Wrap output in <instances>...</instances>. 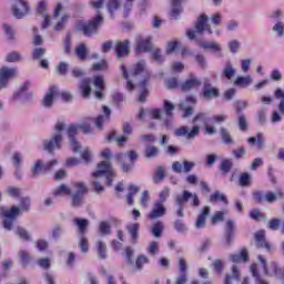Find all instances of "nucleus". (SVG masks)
Instances as JSON below:
<instances>
[{
	"label": "nucleus",
	"instance_id": "nucleus-1",
	"mask_svg": "<svg viewBox=\"0 0 284 284\" xmlns=\"http://www.w3.org/2000/svg\"><path fill=\"white\" fill-rule=\"evenodd\" d=\"M122 74L126 81V90L132 92L134 90V83H136V88L140 92L139 101L140 103L145 102L148 99V89H145V84L150 81V71L145 65L144 60H140L128 73V69L125 65H122Z\"/></svg>",
	"mask_w": 284,
	"mask_h": 284
},
{
	"label": "nucleus",
	"instance_id": "nucleus-2",
	"mask_svg": "<svg viewBox=\"0 0 284 284\" xmlns=\"http://www.w3.org/2000/svg\"><path fill=\"white\" fill-rule=\"evenodd\" d=\"M102 176H105L106 185H112V179L116 176L112 164L108 161H102L101 163H99L98 170L92 173V186L98 194H101V192H103V185H101V182H99V179H101Z\"/></svg>",
	"mask_w": 284,
	"mask_h": 284
},
{
	"label": "nucleus",
	"instance_id": "nucleus-3",
	"mask_svg": "<svg viewBox=\"0 0 284 284\" xmlns=\"http://www.w3.org/2000/svg\"><path fill=\"white\" fill-rule=\"evenodd\" d=\"M30 210V197H22L20 200V207L12 206L9 210L6 207H1V214L4 217L3 227L8 232L12 230V225L14 223V219L21 214V212H28Z\"/></svg>",
	"mask_w": 284,
	"mask_h": 284
},
{
	"label": "nucleus",
	"instance_id": "nucleus-4",
	"mask_svg": "<svg viewBox=\"0 0 284 284\" xmlns=\"http://www.w3.org/2000/svg\"><path fill=\"white\" fill-rule=\"evenodd\" d=\"M63 132H65V122L59 120L54 125V131L51 138L43 141V148L47 150V152L61 150V143H63Z\"/></svg>",
	"mask_w": 284,
	"mask_h": 284
},
{
	"label": "nucleus",
	"instance_id": "nucleus-5",
	"mask_svg": "<svg viewBox=\"0 0 284 284\" xmlns=\"http://www.w3.org/2000/svg\"><path fill=\"white\" fill-rule=\"evenodd\" d=\"M79 130H82V132H84V134H90V132H92V128L90 126V124H78V125H70L67 129V134L69 136V143H70V148L71 150L77 154L79 152H81V144L79 143V141H77V138H74Z\"/></svg>",
	"mask_w": 284,
	"mask_h": 284
},
{
	"label": "nucleus",
	"instance_id": "nucleus-6",
	"mask_svg": "<svg viewBox=\"0 0 284 284\" xmlns=\"http://www.w3.org/2000/svg\"><path fill=\"white\" fill-rule=\"evenodd\" d=\"M172 110H174V104L168 100H164V111L154 109L153 111L148 112L141 109L139 119L140 121H145V116H150V119H158L159 121H163V116H172Z\"/></svg>",
	"mask_w": 284,
	"mask_h": 284
},
{
	"label": "nucleus",
	"instance_id": "nucleus-7",
	"mask_svg": "<svg viewBox=\"0 0 284 284\" xmlns=\"http://www.w3.org/2000/svg\"><path fill=\"white\" fill-rule=\"evenodd\" d=\"M101 23H103V17L97 16L89 23L78 22L75 24V29L79 32H82L85 37H91V34L98 32L99 26H101Z\"/></svg>",
	"mask_w": 284,
	"mask_h": 284
},
{
	"label": "nucleus",
	"instance_id": "nucleus-8",
	"mask_svg": "<svg viewBox=\"0 0 284 284\" xmlns=\"http://www.w3.org/2000/svg\"><path fill=\"white\" fill-rule=\"evenodd\" d=\"M207 16L202 14L197 18L196 22H195V31L194 30H189L186 32V36L189 39L194 40L196 39V34H203V32H209V34H212V27H210V24L207 23Z\"/></svg>",
	"mask_w": 284,
	"mask_h": 284
},
{
	"label": "nucleus",
	"instance_id": "nucleus-9",
	"mask_svg": "<svg viewBox=\"0 0 284 284\" xmlns=\"http://www.w3.org/2000/svg\"><path fill=\"white\" fill-rule=\"evenodd\" d=\"M190 199H193V206L199 207L200 201L196 194H192L190 193V191H184L182 195H176L175 204L178 206V211H176L178 216L180 217L184 216L183 207L185 206V203L190 201Z\"/></svg>",
	"mask_w": 284,
	"mask_h": 284
},
{
	"label": "nucleus",
	"instance_id": "nucleus-10",
	"mask_svg": "<svg viewBox=\"0 0 284 284\" xmlns=\"http://www.w3.org/2000/svg\"><path fill=\"white\" fill-rule=\"evenodd\" d=\"M201 133V126L200 125H193L192 128L187 125H182L174 130L175 136H183L186 139V141H194L196 136Z\"/></svg>",
	"mask_w": 284,
	"mask_h": 284
},
{
	"label": "nucleus",
	"instance_id": "nucleus-11",
	"mask_svg": "<svg viewBox=\"0 0 284 284\" xmlns=\"http://www.w3.org/2000/svg\"><path fill=\"white\" fill-rule=\"evenodd\" d=\"M11 10L16 19H23L30 12V7L26 0H13Z\"/></svg>",
	"mask_w": 284,
	"mask_h": 284
},
{
	"label": "nucleus",
	"instance_id": "nucleus-12",
	"mask_svg": "<svg viewBox=\"0 0 284 284\" xmlns=\"http://www.w3.org/2000/svg\"><path fill=\"white\" fill-rule=\"evenodd\" d=\"M118 161L122 163L123 172H130L134 165V161L139 159V155L134 151H130L129 154L120 153L116 155Z\"/></svg>",
	"mask_w": 284,
	"mask_h": 284
},
{
	"label": "nucleus",
	"instance_id": "nucleus-13",
	"mask_svg": "<svg viewBox=\"0 0 284 284\" xmlns=\"http://www.w3.org/2000/svg\"><path fill=\"white\" fill-rule=\"evenodd\" d=\"M258 261L262 263L266 276H276V278H283V274L281 273V268H278V264L275 262L267 264L265 258H263L261 255H258Z\"/></svg>",
	"mask_w": 284,
	"mask_h": 284
},
{
	"label": "nucleus",
	"instance_id": "nucleus-14",
	"mask_svg": "<svg viewBox=\"0 0 284 284\" xmlns=\"http://www.w3.org/2000/svg\"><path fill=\"white\" fill-rule=\"evenodd\" d=\"M135 44L138 52H151L152 51V37H143L136 36L135 37Z\"/></svg>",
	"mask_w": 284,
	"mask_h": 284
},
{
	"label": "nucleus",
	"instance_id": "nucleus-15",
	"mask_svg": "<svg viewBox=\"0 0 284 284\" xmlns=\"http://www.w3.org/2000/svg\"><path fill=\"white\" fill-rule=\"evenodd\" d=\"M30 81L22 83L17 90V92L13 93L12 100L19 101V99H23L24 101H30L33 97L32 92H28V90H30ZM26 92L28 93L26 94Z\"/></svg>",
	"mask_w": 284,
	"mask_h": 284
},
{
	"label": "nucleus",
	"instance_id": "nucleus-16",
	"mask_svg": "<svg viewBox=\"0 0 284 284\" xmlns=\"http://www.w3.org/2000/svg\"><path fill=\"white\" fill-rule=\"evenodd\" d=\"M165 214H168V209H165V204H163L162 202H155L151 212L148 215V219H150L151 221H156V219H163Z\"/></svg>",
	"mask_w": 284,
	"mask_h": 284
},
{
	"label": "nucleus",
	"instance_id": "nucleus-17",
	"mask_svg": "<svg viewBox=\"0 0 284 284\" xmlns=\"http://www.w3.org/2000/svg\"><path fill=\"white\" fill-rule=\"evenodd\" d=\"M115 57L118 59H123L130 54V40H123L116 42L114 47Z\"/></svg>",
	"mask_w": 284,
	"mask_h": 284
},
{
	"label": "nucleus",
	"instance_id": "nucleus-18",
	"mask_svg": "<svg viewBox=\"0 0 284 284\" xmlns=\"http://www.w3.org/2000/svg\"><path fill=\"white\" fill-rule=\"evenodd\" d=\"M17 77V68H10V67H1L0 68V81H2L4 84L10 83V79H14Z\"/></svg>",
	"mask_w": 284,
	"mask_h": 284
},
{
	"label": "nucleus",
	"instance_id": "nucleus-19",
	"mask_svg": "<svg viewBox=\"0 0 284 284\" xmlns=\"http://www.w3.org/2000/svg\"><path fill=\"white\" fill-rule=\"evenodd\" d=\"M192 105H196V98L189 95L186 97L185 101L180 103V110L184 111V119L187 116H192L193 109Z\"/></svg>",
	"mask_w": 284,
	"mask_h": 284
},
{
	"label": "nucleus",
	"instance_id": "nucleus-20",
	"mask_svg": "<svg viewBox=\"0 0 284 284\" xmlns=\"http://www.w3.org/2000/svg\"><path fill=\"white\" fill-rule=\"evenodd\" d=\"M203 97L204 99H217L220 95L219 89L212 87V82L210 80L205 79L203 82Z\"/></svg>",
	"mask_w": 284,
	"mask_h": 284
},
{
	"label": "nucleus",
	"instance_id": "nucleus-21",
	"mask_svg": "<svg viewBox=\"0 0 284 284\" xmlns=\"http://www.w3.org/2000/svg\"><path fill=\"white\" fill-rule=\"evenodd\" d=\"M193 123H203L206 133H209L210 135L216 134V129L207 124V113H197L193 118Z\"/></svg>",
	"mask_w": 284,
	"mask_h": 284
},
{
	"label": "nucleus",
	"instance_id": "nucleus-22",
	"mask_svg": "<svg viewBox=\"0 0 284 284\" xmlns=\"http://www.w3.org/2000/svg\"><path fill=\"white\" fill-rule=\"evenodd\" d=\"M59 93V89L57 87H50L47 94L42 100V105L44 108H52L54 103V97Z\"/></svg>",
	"mask_w": 284,
	"mask_h": 284
},
{
	"label": "nucleus",
	"instance_id": "nucleus-23",
	"mask_svg": "<svg viewBox=\"0 0 284 284\" xmlns=\"http://www.w3.org/2000/svg\"><path fill=\"white\" fill-rule=\"evenodd\" d=\"M254 83V79H252V75H237L236 79L233 81V85L236 88H250Z\"/></svg>",
	"mask_w": 284,
	"mask_h": 284
},
{
	"label": "nucleus",
	"instance_id": "nucleus-24",
	"mask_svg": "<svg viewBox=\"0 0 284 284\" xmlns=\"http://www.w3.org/2000/svg\"><path fill=\"white\" fill-rule=\"evenodd\" d=\"M207 216H210V206H204L195 221L196 230H203V227H205V221H207Z\"/></svg>",
	"mask_w": 284,
	"mask_h": 284
},
{
	"label": "nucleus",
	"instance_id": "nucleus-25",
	"mask_svg": "<svg viewBox=\"0 0 284 284\" xmlns=\"http://www.w3.org/2000/svg\"><path fill=\"white\" fill-rule=\"evenodd\" d=\"M73 223L78 227L79 236L85 235V233L88 232V225H90V221L87 219L75 217L73 219Z\"/></svg>",
	"mask_w": 284,
	"mask_h": 284
},
{
	"label": "nucleus",
	"instance_id": "nucleus-26",
	"mask_svg": "<svg viewBox=\"0 0 284 284\" xmlns=\"http://www.w3.org/2000/svg\"><path fill=\"white\" fill-rule=\"evenodd\" d=\"M222 77H224V79L227 81H232L236 77V69L230 61L225 63L222 70Z\"/></svg>",
	"mask_w": 284,
	"mask_h": 284
},
{
	"label": "nucleus",
	"instance_id": "nucleus-27",
	"mask_svg": "<svg viewBox=\"0 0 284 284\" xmlns=\"http://www.w3.org/2000/svg\"><path fill=\"white\" fill-rule=\"evenodd\" d=\"M102 110L105 115H99L95 119V126L98 128V130H103V123H108V121H110V114H111L110 108L104 105L102 106Z\"/></svg>",
	"mask_w": 284,
	"mask_h": 284
},
{
	"label": "nucleus",
	"instance_id": "nucleus-28",
	"mask_svg": "<svg viewBox=\"0 0 284 284\" xmlns=\"http://www.w3.org/2000/svg\"><path fill=\"white\" fill-rule=\"evenodd\" d=\"M201 85V80L199 78L192 77L187 79L184 83H182V92H190V90H194V88H199Z\"/></svg>",
	"mask_w": 284,
	"mask_h": 284
},
{
	"label": "nucleus",
	"instance_id": "nucleus-29",
	"mask_svg": "<svg viewBox=\"0 0 284 284\" xmlns=\"http://www.w3.org/2000/svg\"><path fill=\"white\" fill-rule=\"evenodd\" d=\"M141 225L139 223H132L126 225V230L131 236V243L136 245V241H139V230Z\"/></svg>",
	"mask_w": 284,
	"mask_h": 284
},
{
	"label": "nucleus",
	"instance_id": "nucleus-30",
	"mask_svg": "<svg viewBox=\"0 0 284 284\" xmlns=\"http://www.w3.org/2000/svg\"><path fill=\"white\" fill-rule=\"evenodd\" d=\"M255 245L256 247H265V250H271L270 243L265 241V231H258L255 233Z\"/></svg>",
	"mask_w": 284,
	"mask_h": 284
},
{
	"label": "nucleus",
	"instance_id": "nucleus-31",
	"mask_svg": "<svg viewBox=\"0 0 284 284\" xmlns=\"http://www.w3.org/2000/svg\"><path fill=\"white\" fill-rule=\"evenodd\" d=\"M247 143L248 145H256L257 150H262L265 145V136L263 133H257L256 136L248 138Z\"/></svg>",
	"mask_w": 284,
	"mask_h": 284
},
{
	"label": "nucleus",
	"instance_id": "nucleus-32",
	"mask_svg": "<svg viewBox=\"0 0 284 284\" xmlns=\"http://www.w3.org/2000/svg\"><path fill=\"white\" fill-rule=\"evenodd\" d=\"M186 0H172V9H171V17L172 19H179V16L183 12V7L181 3H184Z\"/></svg>",
	"mask_w": 284,
	"mask_h": 284
},
{
	"label": "nucleus",
	"instance_id": "nucleus-33",
	"mask_svg": "<svg viewBox=\"0 0 284 284\" xmlns=\"http://www.w3.org/2000/svg\"><path fill=\"white\" fill-rule=\"evenodd\" d=\"M200 48H203V50H212L213 52H216L219 57H223V53H221V44L216 42H200Z\"/></svg>",
	"mask_w": 284,
	"mask_h": 284
},
{
	"label": "nucleus",
	"instance_id": "nucleus-34",
	"mask_svg": "<svg viewBox=\"0 0 284 284\" xmlns=\"http://www.w3.org/2000/svg\"><path fill=\"white\" fill-rule=\"evenodd\" d=\"M236 230V224L233 220H227L225 224V236L226 242L230 245V241H232V236H234V231Z\"/></svg>",
	"mask_w": 284,
	"mask_h": 284
},
{
	"label": "nucleus",
	"instance_id": "nucleus-35",
	"mask_svg": "<svg viewBox=\"0 0 284 284\" xmlns=\"http://www.w3.org/2000/svg\"><path fill=\"white\" fill-rule=\"evenodd\" d=\"M78 247L82 254H88L90 252V241L85 235H79Z\"/></svg>",
	"mask_w": 284,
	"mask_h": 284
},
{
	"label": "nucleus",
	"instance_id": "nucleus-36",
	"mask_svg": "<svg viewBox=\"0 0 284 284\" xmlns=\"http://www.w3.org/2000/svg\"><path fill=\"white\" fill-rule=\"evenodd\" d=\"M232 263H246L247 250L243 248L240 253H235L230 256Z\"/></svg>",
	"mask_w": 284,
	"mask_h": 284
},
{
	"label": "nucleus",
	"instance_id": "nucleus-37",
	"mask_svg": "<svg viewBox=\"0 0 284 284\" xmlns=\"http://www.w3.org/2000/svg\"><path fill=\"white\" fill-rule=\"evenodd\" d=\"M241 278V270H239L237 265H233L232 267V274L226 275L224 283L225 284H232V281H239Z\"/></svg>",
	"mask_w": 284,
	"mask_h": 284
},
{
	"label": "nucleus",
	"instance_id": "nucleus-38",
	"mask_svg": "<svg viewBox=\"0 0 284 284\" xmlns=\"http://www.w3.org/2000/svg\"><path fill=\"white\" fill-rule=\"evenodd\" d=\"M95 245H97V252H98L99 258H102V260L108 258V245H105V243L101 240L98 241Z\"/></svg>",
	"mask_w": 284,
	"mask_h": 284
},
{
	"label": "nucleus",
	"instance_id": "nucleus-39",
	"mask_svg": "<svg viewBox=\"0 0 284 284\" xmlns=\"http://www.w3.org/2000/svg\"><path fill=\"white\" fill-rule=\"evenodd\" d=\"M14 233L17 236H19L21 241H32L30 232H28V230H26L24 227L17 226Z\"/></svg>",
	"mask_w": 284,
	"mask_h": 284
},
{
	"label": "nucleus",
	"instance_id": "nucleus-40",
	"mask_svg": "<svg viewBox=\"0 0 284 284\" xmlns=\"http://www.w3.org/2000/svg\"><path fill=\"white\" fill-rule=\"evenodd\" d=\"M41 172H45V166L43 164V161L38 160L31 166V174H32V176H39V174H41Z\"/></svg>",
	"mask_w": 284,
	"mask_h": 284
},
{
	"label": "nucleus",
	"instance_id": "nucleus-41",
	"mask_svg": "<svg viewBox=\"0 0 284 284\" xmlns=\"http://www.w3.org/2000/svg\"><path fill=\"white\" fill-rule=\"evenodd\" d=\"M283 190H277L275 193L267 192L265 194V201H267V203H274L275 201H278V199H283Z\"/></svg>",
	"mask_w": 284,
	"mask_h": 284
},
{
	"label": "nucleus",
	"instance_id": "nucleus-42",
	"mask_svg": "<svg viewBox=\"0 0 284 284\" xmlns=\"http://www.w3.org/2000/svg\"><path fill=\"white\" fill-rule=\"evenodd\" d=\"M80 90L85 99L90 97V92H92V88L90 87V79L82 80L80 84Z\"/></svg>",
	"mask_w": 284,
	"mask_h": 284
},
{
	"label": "nucleus",
	"instance_id": "nucleus-43",
	"mask_svg": "<svg viewBox=\"0 0 284 284\" xmlns=\"http://www.w3.org/2000/svg\"><path fill=\"white\" fill-rule=\"evenodd\" d=\"M70 187L65 184H61L60 186L55 187L53 190L54 196H68V194H71Z\"/></svg>",
	"mask_w": 284,
	"mask_h": 284
},
{
	"label": "nucleus",
	"instance_id": "nucleus-44",
	"mask_svg": "<svg viewBox=\"0 0 284 284\" xmlns=\"http://www.w3.org/2000/svg\"><path fill=\"white\" fill-rule=\"evenodd\" d=\"M75 54L80 61H85L88 59V48L85 44H80L75 48Z\"/></svg>",
	"mask_w": 284,
	"mask_h": 284
},
{
	"label": "nucleus",
	"instance_id": "nucleus-45",
	"mask_svg": "<svg viewBox=\"0 0 284 284\" xmlns=\"http://www.w3.org/2000/svg\"><path fill=\"white\" fill-rule=\"evenodd\" d=\"M163 179H165V169L163 166H158L153 174V182L161 183V181H163Z\"/></svg>",
	"mask_w": 284,
	"mask_h": 284
},
{
	"label": "nucleus",
	"instance_id": "nucleus-46",
	"mask_svg": "<svg viewBox=\"0 0 284 284\" xmlns=\"http://www.w3.org/2000/svg\"><path fill=\"white\" fill-rule=\"evenodd\" d=\"M108 141H115V143H118V145H123V143H125L128 141V138L125 135H116V132H112L106 136Z\"/></svg>",
	"mask_w": 284,
	"mask_h": 284
},
{
	"label": "nucleus",
	"instance_id": "nucleus-47",
	"mask_svg": "<svg viewBox=\"0 0 284 284\" xmlns=\"http://www.w3.org/2000/svg\"><path fill=\"white\" fill-rule=\"evenodd\" d=\"M272 32H274L278 39H283L284 37V22L283 21H277L274 23L272 28Z\"/></svg>",
	"mask_w": 284,
	"mask_h": 284
},
{
	"label": "nucleus",
	"instance_id": "nucleus-48",
	"mask_svg": "<svg viewBox=\"0 0 284 284\" xmlns=\"http://www.w3.org/2000/svg\"><path fill=\"white\" fill-rule=\"evenodd\" d=\"M211 203H219V201H222L225 205H227V196H225L223 193L216 191L213 193L210 197Z\"/></svg>",
	"mask_w": 284,
	"mask_h": 284
},
{
	"label": "nucleus",
	"instance_id": "nucleus-49",
	"mask_svg": "<svg viewBox=\"0 0 284 284\" xmlns=\"http://www.w3.org/2000/svg\"><path fill=\"white\" fill-rule=\"evenodd\" d=\"M275 99H281L278 104V111L284 114V91L282 89H276L274 92Z\"/></svg>",
	"mask_w": 284,
	"mask_h": 284
},
{
	"label": "nucleus",
	"instance_id": "nucleus-50",
	"mask_svg": "<svg viewBox=\"0 0 284 284\" xmlns=\"http://www.w3.org/2000/svg\"><path fill=\"white\" fill-rule=\"evenodd\" d=\"M159 155V149L154 145H148L144 151V156L146 159H154V156Z\"/></svg>",
	"mask_w": 284,
	"mask_h": 284
},
{
	"label": "nucleus",
	"instance_id": "nucleus-51",
	"mask_svg": "<svg viewBox=\"0 0 284 284\" xmlns=\"http://www.w3.org/2000/svg\"><path fill=\"white\" fill-rule=\"evenodd\" d=\"M250 272L252 273V276L255 277L256 284H268L263 278H261V275H258V268L256 267V264L251 265Z\"/></svg>",
	"mask_w": 284,
	"mask_h": 284
},
{
	"label": "nucleus",
	"instance_id": "nucleus-52",
	"mask_svg": "<svg viewBox=\"0 0 284 284\" xmlns=\"http://www.w3.org/2000/svg\"><path fill=\"white\" fill-rule=\"evenodd\" d=\"M220 132H221L223 143H225L226 145H234V139H232V135H230V132H227L224 128H222Z\"/></svg>",
	"mask_w": 284,
	"mask_h": 284
},
{
	"label": "nucleus",
	"instance_id": "nucleus-53",
	"mask_svg": "<svg viewBox=\"0 0 284 284\" xmlns=\"http://www.w3.org/2000/svg\"><path fill=\"white\" fill-rule=\"evenodd\" d=\"M70 19V16L68 14H62L60 21L57 22V24L54 26V30L55 32H60V30H63V28H65V24L68 23V20Z\"/></svg>",
	"mask_w": 284,
	"mask_h": 284
},
{
	"label": "nucleus",
	"instance_id": "nucleus-54",
	"mask_svg": "<svg viewBox=\"0 0 284 284\" xmlns=\"http://www.w3.org/2000/svg\"><path fill=\"white\" fill-rule=\"evenodd\" d=\"M163 232V222H156L152 225V234L155 239L161 237Z\"/></svg>",
	"mask_w": 284,
	"mask_h": 284
},
{
	"label": "nucleus",
	"instance_id": "nucleus-55",
	"mask_svg": "<svg viewBox=\"0 0 284 284\" xmlns=\"http://www.w3.org/2000/svg\"><path fill=\"white\" fill-rule=\"evenodd\" d=\"M232 165H233L232 160L225 159L221 162L220 170L221 172H223V174H227L232 170Z\"/></svg>",
	"mask_w": 284,
	"mask_h": 284
},
{
	"label": "nucleus",
	"instance_id": "nucleus-56",
	"mask_svg": "<svg viewBox=\"0 0 284 284\" xmlns=\"http://www.w3.org/2000/svg\"><path fill=\"white\" fill-rule=\"evenodd\" d=\"M106 8L110 12V14H114L115 10L118 8H121V2L119 0H109L106 3Z\"/></svg>",
	"mask_w": 284,
	"mask_h": 284
},
{
	"label": "nucleus",
	"instance_id": "nucleus-57",
	"mask_svg": "<svg viewBox=\"0 0 284 284\" xmlns=\"http://www.w3.org/2000/svg\"><path fill=\"white\" fill-rule=\"evenodd\" d=\"M148 263H150V258H148V256L145 255L138 256L135 261L136 270L139 271L143 270V265H148Z\"/></svg>",
	"mask_w": 284,
	"mask_h": 284
},
{
	"label": "nucleus",
	"instance_id": "nucleus-58",
	"mask_svg": "<svg viewBox=\"0 0 284 284\" xmlns=\"http://www.w3.org/2000/svg\"><path fill=\"white\" fill-rule=\"evenodd\" d=\"M72 205L73 207H80V205H83V194H71Z\"/></svg>",
	"mask_w": 284,
	"mask_h": 284
},
{
	"label": "nucleus",
	"instance_id": "nucleus-59",
	"mask_svg": "<svg viewBox=\"0 0 284 284\" xmlns=\"http://www.w3.org/2000/svg\"><path fill=\"white\" fill-rule=\"evenodd\" d=\"M75 194H87L88 187H85V184L83 182H75L73 184Z\"/></svg>",
	"mask_w": 284,
	"mask_h": 284
},
{
	"label": "nucleus",
	"instance_id": "nucleus-60",
	"mask_svg": "<svg viewBox=\"0 0 284 284\" xmlns=\"http://www.w3.org/2000/svg\"><path fill=\"white\" fill-rule=\"evenodd\" d=\"M225 214H227V211H217L215 214L212 216V223L213 225H216V223H220L225 219Z\"/></svg>",
	"mask_w": 284,
	"mask_h": 284
},
{
	"label": "nucleus",
	"instance_id": "nucleus-61",
	"mask_svg": "<svg viewBox=\"0 0 284 284\" xmlns=\"http://www.w3.org/2000/svg\"><path fill=\"white\" fill-rule=\"evenodd\" d=\"M7 194L13 199H18V196H21V189L17 186H9L7 187Z\"/></svg>",
	"mask_w": 284,
	"mask_h": 284
},
{
	"label": "nucleus",
	"instance_id": "nucleus-62",
	"mask_svg": "<svg viewBox=\"0 0 284 284\" xmlns=\"http://www.w3.org/2000/svg\"><path fill=\"white\" fill-rule=\"evenodd\" d=\"M252 180V174L250 173H242L240 175V185H242V187H245L247 185H250V181Z\"/></svg>",
	"mask_w": 284,
	"mask_h": 284
},
{
	"label": "nucleus",
	"instance_id": "nucleus-63",
	"mask_svg": "<svg viewBox=\"0 0 284 284\" xmlns=\"http://www.w3.org/2000/svg\"><path fill=\"white\" fill-rule=\"evenodd\" d=\"M99 232H100V234H102V235H108V234H110V223H108V222H101L100 224H99Z\"/></svg>",
	"mask_w": 284,
	"mask_h": 284
},
{
	"label": "nucleus",
	"instance_id": "nucleus-64",
	"mask_svg": "<svg viewBox=\"0 0 284 284\" xmlns=\"http://www.w3.org/2000/svg\"><path fill=\"white\" fill-rule=\"evenodd\" d=\"M108 69V61L101 60L100 62L93 63L92 70L101 71Z\"/></svg>",
	"mask_w": 284,
	"mask_h": 284
}]
</instances>
